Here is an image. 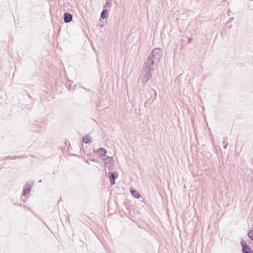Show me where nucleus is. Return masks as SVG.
I'll use <instances>...</instances> for the list:
<instances>
[{
    "instance_id": "0eeeda50",
    "label": "nucleus",
    "mask_w": 253,
    "mask_h": 253,
    "mask_svg": "<svg viewBox=\"0 0 253 253\" xmlns=\"http://www.w3.org/2000/svg\"><path fill=\"white\" fill-rule=\"evenodd\" d=\"M130 192L132 196L135 198L138 199L140 197L139 193L134 189L130 188Z\"/></svg>"
},
{
    "instance_id": "20e7f679",
    "label": "nucleus",
    "mask_w": 253,
    "mask_h": 253,
    "mask_svg": "<svg viewBox=\"0 0 253 253\" xmlns=\"http://www.w3.org/2000/svg\"><path fill=\"white\" fill-rule=\"evenodd\" d=\"M240 244L242 247V250H245V251H248L251 250L250 247L247 245L246 241L243 239H242Z\"/></svg>"
},
{
    "instance_id": "7ed1b4c3",
    "label": "nucleus",
    "mask_w": 253,
    "mask_h": 253,
    "mask_svg": "<svg viewBox=\"0 0 253 253\" xmlns=\"http://www.w3.org/2000/svg\"><path fill=\"white\" fill-rule=\"evenodd\" d=\"M64 21L66 23L70 22L73 19V16L71 14L68 12H65L63 15Z\"/></svg>"
},
{
    "instance_id": "dca6fc26",
    "label": "nucleus",
    "mask_w": 253,
    "mask_h": 253,
    "mask_svg": "<svg viewBox=\"0 0 253 253\" xmlns=\"http://www.w3.org/2000/svg\"><path fill=\"white\" fill-rule=\"evenodd\" d=\"M107 5H108L109 4V1H107V3H106Z\"/></svg>"
},
{
    "instance_id": "1a4fd4ad",
    "label": "nucleus",
    "mask_w": 253,
    "mask_h": 253,
    "mask_svg": "<svg viewBox=\"0 0 253 253\" xmlns=\"http://www.w3.org/2000/svg\"><path fill=\"white\" fill-rule=\"evenodd\" d=\"M108 11L107 9H104L101 13V17L102 18V19H105L106 18V15H107V13Z\"/></svg>"
},
{
    "instance_id": "f8f14e48",
    "label": "nucleus",
    "mask_w": 253,
    "mask_h": 253,
    "mask_svg": "<svg viewBox=\"0 0 253 253\" xmlns=\"http://www.w3.org/2000/svg\"><path fill=\"white\" fill-rule=\"evenodd\" d=\"M107 160L109 163H110L112 160V159L111 157H107V158L106 159H104V161H105V160Z\"/></svg>"
},
{
    "instance_id": "9d476101",
    "label": "nucleus",
    "mask_w": 253,
    "mask_h": 253,
    "mask_svg": "<svg viewBox=\"0 0 253 253\" xmlns=\"http://www.w3.org/2000/svg\"><path fill=\"white\" fill-rule=\"evenodd\" d=\"M248 236L249 238L253 241V230H250L248 233Z\"/></svg>"
},
{
    "instance_id": "2eb2a0df",
    "label": "nucleus",
    "mask_w": 253,
    "mask_h": 253,
    "mask_svg": "<svg viewBox=\"0 0 253 253\" xmlns=\"http://www.w3.org/2000/svg\"><path fill=\"white\" fill-rule=\"evenodd\" d=\"M153 90L155 92V95H156L157 93L155 92V91L154 89H153Z\"/></svg>"
},
{
    "instance_id": "9b49d317",
    "label": "nucleus",
    "mask_w": 253,
    "mask_h": 253,
    "mask_svg": "<svg viewBox=\"0 0 253 253\" xmlns=\"http://www.w3.org/2000/svg\"><path fill=\"white\" fill-rule=\"evenodd\" d=\"M242 253H253L251 249L247 252L245 251V249L242 250Z\"/></svg>"
},
{
    "instance_id": "f257e3e1",
    "label": "nucleus",
    "mask_w": 253,
    "mask_h": 253,
    "mask_svg": "<svg viewBox=\"0 0 253 253\" xmlns=\"http://www.w3.org/2000/svg\"><path fill=\"white\" fill-rule=\"evenodd\" d=\"M162 54L161 48H156L153 49L144 63L139 77V80L142 84L146 83L151 78L152 73L160 61Z\"/></svg>"
},
{
    "instance_id": "ddd939ff",
    "label": "nucleus",
    "mask_w": 253,
    "mask_h": 253,
    "mask_svg": "<svg viewBox=\"0 0 253 253\" xmlns=\"http://www.w3.org/2000/svg\"><path fill=\"white\" fill-rule=\"evenodd\" d=\"M191 41H192V39L191 38H189L188 39V43H190L191 42Z\"/></svg>"
},
{
    "instance_id": "f03ea898",
    "label": "nucleus",
    "mask_w": 253,
    "mask_h": 253,
    "mask_svg": "<svg viewBox=\"0 0 253 253\" xmlns=\"http://www.w3.org/2000/svg\"><path fill=\"white\" fill-rule=\"evenodd\" d=\"M33 184L34 182L33 181H28L23 188L22 195L25 196L26 195L29 194L33 187Z\"/></svg>"
},
{
    "instance_id": "4468645a",
    "label": "nucleus",
    "mask_w": 253,
    "mask_h": 253,
    "mask_svg": "<svg viewBox=\"0 0 253 253\" xmlns=\"http://www.w3.org/2000/svg\"><path fill=\"white\" fill-rule=\"evenodd\" d=\"M108 174H115V172H114V171H113V172H112V171H111V172L109 171V172H108Z\"/></svg>"
},
{
    "instance_id": "39448f33",
    "label": "nucleus",
    "mask_w": 253,
    "mask_h": 253,
    "mask_svg": "<svg viewBox=\"0 0 253 253\" xmlns=\"http://www.w3.org/2000/svg\"><path fill=\"white\" fill-rule=\"evenodd\" d=\"M109 178L110 185H113L115 183V180L118 178L119 175H107Z\"/></svg>"
},
{
    "instance_id": "6e6552de",
    "label": "nucleus",
    "mask_w": 253,
    "mask_h": 253,
    "mask_svg": "<svg viewBox=\"0 0 253 253\" xmlns=\"http://www.w3.org/2000/svg\"><path fill=\"white\" fill-rule=\"evenodd\" d=\"M90 137L89 135H86L84 136L82 138V141L84 143L88 144L91 143L90 141Z\"/></svg>"
},
{
    "instance_id": "423d86ee",
    "label": "nucleus",
    "mask_w": 253,
    "mask_h": 253,
    "mask_svg": "<svg viewBox=\"0 0 253 253\" xmlns=\"http://www.w3.org/2000/svg\"><path fill=\"white\" fill-rule=\"evenodd\" d=\"M107 153L106 149L100 148L96 151V153L101 157L105 156Z\"/></svg>"
}]
</instances>
